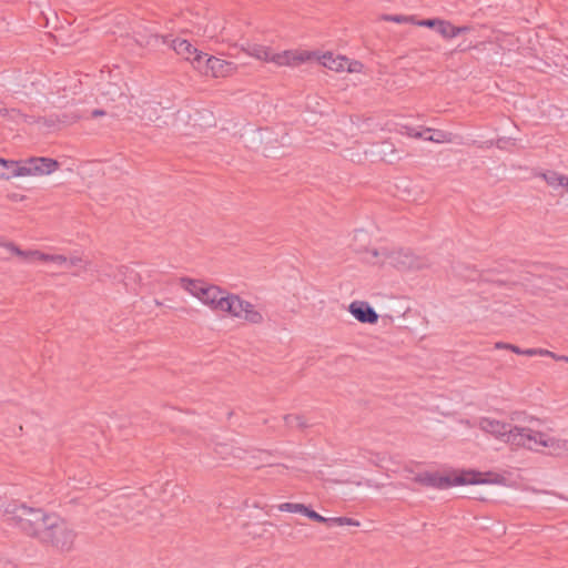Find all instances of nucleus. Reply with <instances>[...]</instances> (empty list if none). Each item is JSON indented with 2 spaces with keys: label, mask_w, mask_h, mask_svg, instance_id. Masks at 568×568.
Instances as JSON below:
<instances>
[{
  "label": "nucleus",
  "mask_w": 568,
  "mask_h": 568,
  "mask_svg": "<svg viewBox=\"0 0 568 568\" xmlns=\"http://www.w3.org/2000/svg\"><path fill=\"white\" fill-rule=\"evenodd\" d=\"M13 518L27 534L37 537L61 551L72 549L77 534L72 526L53 514H45L41 509H34L20 505L14 507Z\"/></svg>",
  "instance_id": "f257e3e1"
},
{
  "label": "nucleus",
  "mask_w": 568,
  "mask_h": 568,
  "mask_svg": "<svg viewBox=\"0 0 568 568\" xmlns=\"http://www.w3.org/2000/svg\"><path fill=\"white\" fill-rule=\"evenodd\" d=\"M415 480L422 485L439 489L465 486V485H491L506 486L507 479L504 475L494 471H479L475 469L453 470L446 475L439 473H422Z\"/></svg>",
  "instance_id": "f03ea898"
},
{
  "label": "nucleus",
  "mask_w": 568,
  "mask_h": 568,
  "mask_svg": "<svg viewBox=\"0 0 568 568\" xmlns=\"http://www.w3.org/2000/svg\"><path fill=\"white\" fill-rule=\"evenodd\" d=\"M513 446L537 453H546L552 456L568 454V440L555 436L548 430H541L531 426H518L515 429Z\"/></svg>",
  "instance_id": "7ed1b4c3"
},
{
  "label": "nucleus",
  "mask_w": 568,
  "mask_h": 568,
  "mask_svg": "<svg viewBox=\"0 0 568 568\" xmlns=\"http://www.w3.org/2000/svg\"><path fill=\"white\" fill-rule=\"evenodd\" d=\"M365 261L372 265L394 266V267H419V263L414 254L406 248L400 247H372L365 253Z\"/></svg>",
  "instance_id": "20e7f679"
},
{
  "label": "nucleus",
  "mask_w": 568,
  "mask_h": 568,
  "mask_svg": "<svg viewBox=\"0 0 568 568\" xmlns=\"http://www.w3.org/2000/svg\"><path fill=\"white\" fill-rule=\"evenodd\" d=\"M180 283L185 292L216 312L225 290L200 280L182 278Z\"/></svg>",
  "instance_id": "39448f33"
},
{
  "label": "nucleus",
  "mask_w": 568,
  "mask_h": 568,
  "mask_svg": "<svg viewBox=\"0 0 568 568\" xmlns=\"http://www.w3.org/2000/svg\"><path fill=\"white\" fill-rule=\"evenodd\" d=\"M477 426L486 435L513 446V438L515 436L517 425H511L495 417L481 416L477 420Z\"/></svg>",
  "instance_id": "423d86ee"
},
{
  "label": "nucleus",
  "mask_w": 568,
  "mask_h": 568,
  "mask_svg": "<svg viewBox=\"0 0 568 568\" xmlns=\"http://www.w3.org/2000/svg\"><path fill=\"white\" fill-rule=\"evenodd\" d=\"M196 72L206 78H229L237 72V65L231 61L205 53L200 61Z\"/></svg>",
  "instance_id": "0eeeda50"
},
{
  "label": "nucleus",
  "mask_w": 568,
  "mask_h": 568,
  "mask_svg": "<svg viewBox=\"0 0 568 568\" xmlns=\"http://www.w3.org/2000/svg\"><path fill=\"white\" fill-rule=\"evenodd\" d=\"M21 166L22 178H41L57 172L60 168V163L52 158L31 156L21 160Z\"/></svg>",
  "instance_id": "6e6552de"
},
{
  "label": "nucleus",
  "mask_w": 568,
  "mask_h": 568,
  "mask_svg": "<svg viewBox=\"0 0 568 568\" xmlns=\"http://www.w3.org/2000/svg\"><path fill=\"white\" fill-rule=\"evenodd\" d=\"M320 63L334 72L362 73L364 65L356 60H349L345 55L334 54L332 52L323 53L318 57Z\"/></svg>",
  "instance_id": "1a4fd4ad"
},
{
  "label": "nucleus",
  "mask_w": 568,
  "mask_h": 568,
  "mask_svg": "<svg viewBox=\"0 0 568 568\" xmlns=\"http://www.w3.org/2000/svg\"><path fill=\"white\" fill-rule=\"evenodd\" d=\"M235 306L234 320L251 325H260L264 322V314L258 305L237 295Z\"/></svg>",
  "instance_id": "9d476101"
},
{
  "label": "nucleus",
  "mask_w": 568,
  "mask_h": 568,
  "mask_svg": "<svg viewBox=\"0 0 568 568\" xmlns=\"http://www.w3.org/2000/svg\"><path fill=\"white\" fill-rule=\"evenodd\" d=\"M171 48L178 55L187 61L192 68L196 71L200 61L204 57V52L199 51L185 39H174L171 42Z\"/></svg>",
  "instance_id": "9b49d317"
},
{
  "label": "nucleus",
  "mask_w": 568,
  "mask_h": 568,
  "mask_svg": "<svg viewBox=\"0 0 568 568\" xmlns=\"http://www.w3.org/2000/svg\"><path fill=\"white\" fill-rule=\"evenodd\" d=\"M311 59V53L303 50L274 52L272 63L278 67H297Z\"/></svg>",
  "instance_id": "f8f14e48"
},
{
  "label": "nucleus",
  "mask_w": 568,
  "mask_h": 568,
  "mask_svg": "<svg viewBox=\"0 0 568 568\" xmlns=\"http://www.w3.org/2000/svg\"><path fill=\"white\" fill-rule=\"evenodd\" d=\"M348 312L363 324H376L379 317L375 310L365 301L352 302L348 305Z\"/></svg>",
  "instance_id": "ddd939ff"
},
{
  "label": "nucleus",
  "mask_w": 568,
  "mask_h": 568,
  "mask_svg": "<svg viewBox=\"0 0 568 568\" xmlns=\"http://www.w3.org/2000/svg\"><path fill=\"white\" fill-rule=\"evenodd\" d=\"M277 509L280 511H285V513L302 514L317 523H324L327 520L326 517H323L322 515H320L316 511L306 507L304 504H300V503H283L277 506Z\"/></svg>",
  "instance_id": "4468645a"
},
{
  "label": "nucleus",
  "mask_w": 568,
  "mask_h": 568,
  "mask_svg": "<svg viewBox=\"0 0 568 568\" xmlns=\"http://www.w3.org/2000/svg\"><path fill=\"white\" fill-rule=\"evenodd\" d=\"M468 27H457L447 20L439 19L437 22L436 32L445 40H452L459 34L467 32Z\"/></svg>",
  "instance_id": "2eb2a0df"
},
{
  "label": "nucleus",
  "mask_w": 568,
  "mask_h": 568,
  "mask_svg": "<svg viewBox=\"0 0 568 568\" xmlns=\"http://www.w3.org/2000/svg\"><path fill=\"white\" fill-rule=\"evenodd\" d=\"M26 261L31 263H45L57 267L58 263L63 262L61 254H51L38 250L28 251Z\"/></svg>",
  "instance_id": "dca6fc26"
},
{
  "label": "nucleus",
  "mask_w": 568,
  "mask_h": 568,
  "mask_svg": "<svg viewBox=\"0 0 568 568\" xmlns=\"http://www.w3.org/2000/svg\"><path fill=\"white\" fill-rule=\"evenodd\" d=\"M0 180L20 179L21 176V160H6L0 162Z\"/></svg>",
  "instance_id": "f3484780"
},
{
  "label": "nucleus",
  "mask_w": 568,
  "mask_h": 568,
  "mask_svg": "<svg viewBox=\"0 0 568 568\" xmlns=\"http://www.w3.org/2000/svg\"><path fill=\"white\" fill-rule=\"evenodd\" d=\"M242 50L246 54L265 62H272L274 54V51L270 47L257 43L247 44L246 47H243Z\"/></svg>",
  "instance_id": "a211bd4d"
},
{
  "label": "nucleus",
  "mask_w": 568,
  "mask_h": 568,
  "mask_svg": "<svg viewBox=\"0 0 568 568\" xmlns=\"http://www.w3.org/2000/svg\"><path fill=\"white\" fill-rule=\"evenodd\" d=\"M236 300H237V294L230 293V292L225 291V293L221 300V303L216 310V313L234 320L235 311H236V306H235Z\"/></svg>",
  "instance_id": "6ab92c4d"
},
{
  "label": "nucleus",
  "mask_w": 568,
  "mask_h": 568,
  "mask_svg": "<svg viewBox=\"0 0 568 568\" xmlns=\"http://www.w3.org/2000/svg\"><path fill=\"white\" fill-rule=\"evenodd\" d=\"M548 186L554 190L568 189V176L556 171H547L540 175Z\"/></svg>",
  "instance_id": "aec40b11"
},
{
  "label": "nucleus",
  "mask_w": 568,
  "mask_h": 568,
  "mask_svg": "<svg viewBox=\"0 0 568 568\" xmlns=\"http://www.w3.org/2000/svg\"><path fill=\"white\" fill-rule=\"evenodd\" d=\"M425 132H426L425 140L432 141L435 143H450L454 140L453 134L449 132H446V131L425 129Z\"/></svg>",
  "instance_id": "412c9836"
},
{
  "label": "nucleus",
  "mask_w": 568,
  "mask_h": 568,
  "mask_svg": "<svg viewBox=\"0 0 568 568\" xmlns=\"http://www.w3.org/2000/svg\"><path fill=\"white\" fill-rule=\"evenodd\" d=\"M134 40L140 47H153L159 41V37L148 30L134 31Z\"/></svg>",
  "instance_id": "4be33fe9"
},
{
  "label": "nucleus",
  "mask_w": 568,
  "mask_h": 568,
  "mask_svg": "<svg viewBox=\"0 0 568 568\" xmlns=\"http://www.w3.org/2000/svg\"><path fill=\"white\" fill-rule=\"evenodd\" d=\"M61 258L63 260V262L57 264V267H59V268L80 267L84 263V260L82 258V256L77 255V254H73L70 256H65V255L61 254Z\"/></svg>",
  "instance_id": "5701e85b"
},
{
  "label": "nucleus",
  "mask_w": 568,
  "mask_h": 568,
  "mask_svg": "<svg viewBox=\"0 0 568 568\" xmlns=\"http://www.w3.org/2000/svg\"><path fill=\"white\" fill-rule=\"evenodd\" d=\"M523 355H526V356H549L556 361L559 359V355L548 351V349H542V348H528V349H524L523 352Z\"/></svg>",
  "instance_id": "b1692460"
},
{
  "label": "nucleus",
  "mask_w": 568,
  "mask_h": 568,
  "mask_svg": "<svg viewBox=\"0 0 568 568\" xmlns=\"http://www.w3.org/2000/svg\"><path fill=\"white\" fill-rule=\"evenodd\" d=\"M400 133L404 135L410 136V138L424 139V140H425V135H426L425 130L422 131V130H418L416 128L408 126V125H403L400 129Z\"/></svg>",
  "instance_id": "393cba45"
},
{
  "label": "nucleus",
  "mask_w": 568,
  "mask_h": 568,
  "mask_svg": "<svg viewBox=\"0 0 568 568\" xmlns=\"http://www.w3.org/2000/svg\"><path fill=\"white\" fill-rule=\"evenodd\" d=\"M383 20L385 21H392V22H396V23H413L414 22V18L413 17H407V16H388V14H385L382 17Z\"/></svg>",
  "instance_id": "a878e982"
},
{
  "label": "nucleus",
  "mask_w": 568,
  "mask_h": 568,
  "mask_svg": "<svg viewBox=\"0 0 568 568\" xmlns=\"http://www.w3.org/2000/svg\"><path fill=\"white\" fill-rule=\"evenodd\" d=\"M326 519L327 520L325 523H332V524H335L338 526H344V525L358 526V523H356L353 519L347 518V517H336V518H326Z\"/></svg>",
  "instance_id": "bb28decb"
},
{
  "label": "nucleus",
  "mask_w": 568,
  "mask_h": 568,
  "mask_svg": "<svg viewBox=\"0 0 568 568\" xmlns=\"http://www.w3.org/2000/svg\"><path fill=\"white\" fill-rule=\"evenodd\" d=\"M6 247H7V250H8L10 253H12V254H14V255H17V256H19V257H21L22 260H24V261H26V254L28 253V251H22V250H20V248H19L18 246H16L13 243H8V244H6Z\"/></svg>",
  "instance_id": "cd10ccee"
},
{
  "label": "nucleus",
  "mask_w": 568,
  "mask_h": 568,
  "mask_svg": "<svg viewBox=\"0 0 568 568\" xmlns=\"http://www.w3.org/2000/svg\"><path fill=\"white\" fill-rule=\"evenodd\" d=\"M438 21H439V19H425V20H418V21L414 20L413 23H415L419 27H426V28H432V29L436 30Z\"/></svg>",
  "instance_id": "c85d7f7f"
},
{
  "label": "nucleus",
  "mask_w": 568,
  "mask_h": 568,
  "mask_svg": "<svg viewBox=\"0 0 568 568\" xmlns=\"http://www.w3.org/2000/svg\"><path fill=\"white\" fill-rule=\"evenodd\" d=\"M507 349H509L518 355H523V352H524V349H521L518 346H515L513 344H511V346H507Z\"/></svg>",
  "instance_id": "c756f323"
},
{
  "label": "nucleus",
  "mask_w": 568,
  "mask_h": 568,
  "mask_svg": "<svg viewBox=\"0 0 568 568\" xmlns=\"http://www.w3.org/2000/svg\"><path fill=\"white\" fill-rule=\"evenodd\" d=\"M507 346H511V344H507V343H496L495 347L496 348H501V349H507Z\"/></svg>",
  "instance_id": "7c9ffc66"
},
{
  "label": "nucleus",
  "mask_w": 568,
  "mask_h": 568,
  "mask_svg": "<svg viewBox=\"0 0 568 568\" xmlns=\"http://www.w3.org/2000/svg\"><path fill=\"white\" fill-rule=\"evenodd\" d=\"M103 114H104V111H102V110H94V111L92 112V115H93V116H100V115H103Z\"/></svg>",
  "instance_id": "2f4dec72"
},
{
  "label": "nucleus",
  "mask_w": 568,
  "mask_h": 568,
  "mask_svg": "<svg viewBox=\"0 0 568 568\" xmlns=\"http://www.w3.org/2000/svg\"><path fill=\"white\" fill-rule=\"evenodd\" d=\"M460 423L466 425L467 427H471V424L469 420H460Z\"/></svg>",
  "instance_id": "473e14b6"
},
{
  "label": "nucleus",
  "mask_w": 568,
  "mask_h": 568,
  "mask_svg": "<svg viewBox=\"0 0 568 568\" xmlns=\"http://www.w3.org/2000/svg\"><path fill=\"white\" fill-rule=\"evenodd\" d=\"M558 361H565V362H567V363H568V356H560V355H559V359H558Z\"/></svg>",
  "instance_id": "72a5a7b5"
},
{
  "label": "nucleus",
  "mask_w": 568,
  "mask_h": 568,
  "mask_svg": "<svg viewBox=\"0 0 568 568\" xmlns=\"http://www.w3.org/2000/svg\"><path fill=\"white\" fill-rule=\"evenodd\" d=\"M3 161H4V159L0 158V162H3ZM0 168H2V165H1V164H0Z\"/></svg>",
  "instance_id": "f704fd0d"
}]
</instances>
